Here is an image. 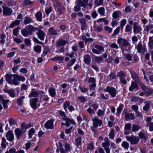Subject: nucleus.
<instances>
[{
    "instance_id": "5",
    "label": "nucleus",
    "mask_w": 153,
    "mask_h": 153,
    "mask_svg": "<svg viewBox=\"0 0 153 153\" xmlns=\"http://www.w3.org/2000/svg\"><path fill=\"white\" fill-rule=\"evenodd\" d=\"M68 43L67 40H64L62 38H60L58 39L56 42V46L57 48L59 47L63 46Z\"/></svg>"
},
{
    "instance_id": "56",
    "label": "nucleus",
    "mask_w": 153,
    "mask_h": 153,
    "mask_svg": "<svg viewBox=\"0 0 153 153\" xmlns=\"http://www.w3.org/2000/svg\"><path fill=\"white\" fill-rule=\"evenodd\" d=\"M120 26H118L114 31L112 35V36H114L118 34L120 32Z\"/></svg>"
},
{
    "instance_id": "40",
    "label": "nucleus",
    "mask_w": 153,
    "mask_h": 153,
    "mask_svg": "<svg viewBox=\"0 0 153 153\" xmlns=\"http://www.w3.org/2000/svg\"><path fill=\"white\" fill-rule=\"evenodd\" d=\"M95 47L97 49L99 52H100V54L102 52H103L104 51V47L103 46L97 45L95 46Z\"/></svg>"
},
{
    "instance_id": "62",
    "label": "nucleus",
    "mask_w": 153,
    "mask_h": 153,
    "mask_svg": "<svg viewBox=\"0 0 153 153\" xmlns=\"http://www.w3.org/2000/svg\"><path fill=\"white\" fill-rule=\"evenodd\" d=\"M132 30V27L130 25H127L126 26L125 31L126 32H128L131 31Z\"/></svg>"
},
{
    "instance_id": "33",
    "label": "nucleus",
    "mask_w": 153,
    "mask_h": 153,
    "mask_svg": "<svg viewBox=\"0 0 153 153\" xmlns=\"http://www.w3.org/2000/svg\"><path fill=\"white\" fill-rule=\"evenodd\" d=\"M7 143L6 142V140L4 137H3L1 139V146L3 148H5L6 147V145Z\"/></svg>"
},
{
    "instance_id": "55",
    "label": "nucleus",
    "mask_w": 153,
    "mask_h": 153,
    "mask_svg": "<svg viewBox=\"0 0 153 153\" xmlns=\"http://www.w3.org/2000/svg\"><path fill=\"white\" fill-rule=\"evenodd\" d=\"M138 135L141 139H143L145 140L147 139L146 135L143 132H140L139 133Z\"/></svg>"
},
{
    "instance_id": "48",
    "label": "nucleus",
    "mask_w": 153,
    "mask_h": 153,
    "mask_svg": "<svg viewBox=\"0 0 153 153\" xmlns=\"http://www.w3.org/2000/svg\"><path fill=\"white\" fill-rule=\"evenodd\" d=\"M105 111V109H104L103 110H102L101 109H99L98 110L97 114L98 116L99 117H101L104 115Z\"/></svg>"
},
{
    "instance_id": "25",
    "label": "nucleus",
    "mask_w": 153,
    "mask_h": 153,
    "mask_svg": "<svg viewBox=\"0 0 153 153\" xmlns=\"http://www.w3.org/2000/svg\"><path fill=\"white\" fill-rule=\"evenodd\" d=\"M4 91L5 93H8L9 95L12 97H14L16 96L15 91L11 90L4 89Z\"/></svg>"
},
{
    "instance_id": "32",
    "label": "nucleus",
    "mask_w": 153,
    "mask_h": 153,
    "mask_svg": "<svg viewBox=\"0 0 153 153\" xmlns=\"http://www.w3.org/2000/svg\"><path fill=\"white\" fill-rule=\"evenodd\" d=\"M153 94V89L151 88H148L145 91L144 94L147 96Z\"/></svg>"
},
{
    "instance_id": "20",
    "label": "nucleus",
    "mask_w": 153,
    "mask_h": 153,
    "mask_svg": "<svg viewBox=\"0 0 153 153\" xmlns=\"http://www.w3.org/2000/svg\"><path fill=\"white\" fill-rule=\"evenodd\" d=\"M104 142H102V146L104 149L109 147L110 146L109 140L107 137H105L104 139Z\"/></svg>"
},
{
    "instance_id": "8",
    "label": "nucleus",
    "mask_w": 153,
    "mask_h": 153,
    "mask_svg": "<svg viewBox=\"0 0 153 153\" xmlns=\"http://www.w3.org/2000/svg\"><path fill=\"white\" fill-rule=\"evenodd\" d=\"M2 7L3 10V15L6 16H10L12 13L13 11L10 8L6 6H3Z\"/></svg>"
},
{
    "instance_id": "1",
    "label": "nucleus",
    "mask_w": 153,
    "mask_h": 153,
    "mask_svg": "<svg viewBox=\"0 0 153 153\" xmlns=\"http://www.w3.org/2000/svg\"><path fill=\"white\" fill-rule=\"evenodd\" d=\"M59 147L61 153H66V152H70L71 151V147L69 144L66 143L64 146L65 148V149L63 147V144L61 142L59 143Z\"/></svg>"
},
{
    "instance_id": "12",
    "label": "nucleus",
    "mask_w": 153,
    "mask_h": 153,
    "mask_svg": "<svg viewBox=\"0 0 153 153\" xmlns=\"http://www.w3.org/2000/svg\"><path fill=\"white\" fill-rule=\"evenodd\" d=\"M6 137L7 140L10 142L12 141L14 138L13 131L11 130H9L7 131L6 134Z\"/></svg>"
},
{
    "instance_id": "51",
    "label": "nucleus",
    "mask_w": 153,
    "mask_h": 153,
    "mask_svg": "<svg viewBox=\"0 0 153 153\" xmlns=\"http://www.w3.org/2000/svg\"><path fill=\"white\" fill-rule=\"evenodd\" d=\"M78 99L80 102L82 103H84L87 100L86 97L84 96L79 97Z\"/></svg>"
},
{
    "instance_id": "61",
    "label": "nucleus",
    "mask_w": 153,
    "mask_h": 153,
    "mask_svg": "<svg viewBox=\"0 0 153 153\" xmlns=\"http://www.w3.org/2000/svg\"><path fill=\"white\" fill-rule=\"evenodd\" d=\"M64 58L62 56H59L55 57L52 59V60L54 61L57 60H62Z\"/></svg>"
},
{
    "instance_id": "21",
    "label": "nucleus",
    "mask_w": 153,
    "mask_h": 153,
    "mask_svg": "<svg viewBox=\"0 0 153 153\" xmlns=\"http://www.w3.org/2000/svg\"><path fill=\"white\" fill-rule=\"evenodd\" d=\"M39 93L37 91H35V89L33 88L32 89L31 92L29 95L30 98L32 97H36L38 96Z\"/></svg>"
},
{
    "instance_id": "18",
    "label": "nucleus",
    "mask_w": 153,
    "mask_h": 153,
    "mask_svg": "<svg viewBox=\"0 0 153 153\" xmlns=\"http://www.w3.org/2000/svg\"><path fill=\"white\" fill-rule=\"evenodd\" d=\"M83 60L84 62L87 64H89L91 62V56L88 54H86L83 57Z\"/></svg>"
},
{
    "instance_id": "58",
    "label": "nucleus",
    "mask_w": 153,
    "mask_h": 153,
    "mask_svg": "<svg viewBox=\"0 0 153 153\" xmlns=\"http://www.w3.org/2000/svg\"><path fill=\"white\" fill-rule=\"evenodd\" d=\"M20 27H17V28L14 29L13 30V34L15 36H17L18 35L19 33V30Z\"/></svg>"
},
{
    "instance_id": "28",
    "label": "nucleus",
    "mask_w": 153,
    "mask_h": 153,
    "mask_svg": "<svg viewBox=\"0 0 153 153\" xmlns=\"http://www.w3.org/2000/svg\"><path fill=\"white\" fill-rule=\"evenodd\" d=\"M49 93L50 95L52 97L55 96L56 93L55 89L53 88H49L48 90Z\"/></svg>"
},
{
    "instance_id": "31",
    "label": "nucleus",
    "mask_w": 153,
    "mask_h": 153,
    "mask_svg": "<svg viewBox=\"0 0 153 153\" xmlns=\"http://www.w3.org/2000/svg\"><path fill=\"white\" fill-rule=\"evenodd\" d=\"M121 15L120 11H115L113 13L112 16L113 18L116 19L119 17Z\"/></svg>"
},
{
    "instance_id": "37",
    "label": "nucleus",
    "mask_w": 153,
    "mask_h": 153,
    "mask_svg": "<svg viewBox=\"0 0 153 153\" xmlns=\"http://www.w3.org/2000/svg\"><path fill=\"white\" fill-rule=\"evenodd\" d=\"M50 34L53 35H57V30H55L53 27L51 28L48 30Z\"/></svg>"
},
{
    "instance_id": "43",
    "label": "nucleus",
    "mask_w": 153,
    "mask_h": 153,
    "mask_svg": "<svg viewBox=\"0 0 153 153\" xmlns=\"http://www.w3.org/2000/svg\"><path fill=\"white\" fill-rule=\"evenodd\" d=\"M76 4L80 7H82L84 8H85L86 7V6L83 3V1H82L81 0H77L76 1Z\"/></svg>"
},
{
    "instance_id": "22",
    "label": "nucleus",
    "mask_w": 153,
    "mask_h": 153,
    "mask_svg": "<svg viewBox=\"0 0 153 153\" xmlns=\"http://www.w3.org/2000/svg\"><path fill=\"white\" fill-rule=\"evenodd\" d=\"M21 32L22 35L25 37L28 36L29 35H32L31 32L29 31L26 28L22 30Z\"/></svg>"
},
{
    "instance_id": "19",
    "label": "nucleus",
    "mask_w": 153,
    "mask_h": 153,
    "mask_svg": "<svg viewBox=\"0 0 153 153\" xmlns=\"http://www.w3.org/2000/svg\"><path fill=\"white\" fill-rule=\"evenodd\" d=\"M137 82L132 81L131 85L129 87V90L130 91H132L135 89H137L138 87V85L137 84Z\"/></svg>"
},
{
    "instance_id": "27",
    "label": "nucleus",
    "mask_w": 153,
    "mask_h": 153,
    "mask_svg": "<svg viewBox=\"0 0 153 153\" xmlns=\"http://www.w3.org/2000/svg\"><path fill=\"white\" fill-rule=\"evenodd\" d=\"M33 21L32 19L29 17L26 16L24 20V23L25 25H27L28 24L30 23Z\"/></svg>"
},
{
    "instance_id": "30",
    "label": "nucleus",
    "mask_w": 153,
    "mask_h": 153,
    "mask_svg": "<svg viewBox=\"0 0 153 153\" xmlns=\"http://www.w3.org/2000/svg\"><path fill=\"white\" fill-rule=\"evenodd\" d=\"M126 76V73L122 71H121L117 73V76L119 77V78L125 77Z\"/></svg>"
},
{
    "instance_id": "49",
    "label": "nucleus",
    "mask_w": 153,
    "mask_h": 153,
    "mask_svg": "<svg viewBox=\"0 0 153 153\" xmlns=\"http://www.w3.org/2000/svg\"><path fill=\"white\" fill-rule=\"evenodd\" d=\"M76 59L75 58H73L68 63L67 65V67L68 68L76 62Z\"/></svg>"
},
{
    "instance_id": "47",
    "label": "nucleus",
    "mask_w": 153,
    "mask_h": 153,
    "mask_svg": "<svg viewBox=\"0 0 153 153\" xmlns=\"http://www.w3.org/2000/svg\"><path fill=\"white\" fill-rule=\"evenodd\" d=\"M95 60L98 63H100L103 61V58L102 56H96L94 58Z\"/></svg>"
},
{
    "instance_id": "11",
    "label": "nucleus",
    "mask_w": 153,
    "mask_h": 153,
    "mask_svg": "<svg viewBox=\"0 0 153 153\" xmlns=\"http://www.w3.org/2000/svg\"><path fill=\"white\" fill-rule=\"evenodd\" d=\"M38 98H32L30 100V104L31 107L34 109L36 110L37 108V103L38 101Z\"/></svg>"
},
{
    "instance_id": "15",
    "label": "nucleus",
    "mask_w": 153,
    "mask_h": 153,
    "mask_svg": "<svg viewBox=\"0 0 153 153\" xmlns=\"http://www.w3.org/2000/svg\"><path fill=\"white\" fill-rule=\"evenodd\" d=\"M36 34L38 35V37L40 40H44L45 34L43 31L41 30H39L38 32H36Z\"/></svg>"
},
{
    "instance_id": "45",
    "label": "nucleus",
    "mask_w": 153,
    "mask_h": 153,
    "mask_svg": "<svg viewBox=\"0 0 153 153\" xmlns=\"http://www.w3.org/2000/svg\"><path fill=\"white\" fill-rule=\"evenodd\" d=\"M149 42L148 43V45L150 48H153V39L152 37L150 36L149 37Z\"/></svg>"
},
{
    "instance_id": "36",
    "label": "nucleus",
    "mask_w": 153,
    "mask_h": 153,
    "mask_svg": "<svg viewBox=\"0 0 153 153\" xmlns=\"http://www.w3.org/2000/svg\"><path fill=\"white\" fill-rule=\"evenodd\" d=\"M141 128L140 126L137 125L133 124L132 126V130L133 131H138Z\"/></svg>"
},
{
    "instance_id": "42",
    "label": "nucleus",
    "mask_w": 153,
    "mask_h": 153,
    "mask_svg": "<svg viewBox=\"0 0 153 153\" xmlns=\"http://www.w3.org/2000/svg\"><path fill=\"white\" fill-rule=\"evenodd\" d=\"M42 49L41 46L39 45H37L34 46V51L38 53H39L41 52Z\"/></svg>"
},
{
    "instance_id": "13",
    "label": "nucleus",
    "mask_w": 153,
    "mask_h": 153,
    "mask_svg": "<svg viewBox=\"0 0 153 153\" xmlns=\"http://www.w3.org/2000/svg\"><path fill=\"white\" fill-rule=\"evenodd\" d=\"M137 22H135L133 25V32L135 33H140L142 29V27L137 25Z\"/></svg>"
},
{
    "instance_id": "57",
    "label": "nucleus",
    "mask_w": 153,
    "mask_h": 153,
    "mask_svg": "<svg viewBox=\"0 0 153 153\" xmlns=\"http://www.w3.org/2000/svg\"><path fill=\"white\" fill-rule=\"evenodd\" d=\"M82 140V138L81 137H79L76 139V145L77 147L80 145Z\"/></svg>"
},
{
    "instance_id": "9",
    "label": "nucleus",
    "mask_w": 153,
    "mask_h": 153,
    "mask_svg": "<svg viewBox=\"0 0 153 153\" xmlns=\"http://www.w3.org/2000/svg\"><path fill=\"white\" fill-rule=\"evenodd\" d=\"M25 132V131L19 128H16L15 130L16 135L17 139H19L22 137L23 134Z\"/></svg>"
},
{
    "instance_id": "54",
    "label": "nucleus",
    "mask_w": 153,
    "mask_h": 153,
    "mask_svg": "<svg viewBox=\"0 0 153 153\" xmlns=\"http://www.w3.org/2000/svg\"><path fill=\"white\" fill-rule=\"evenodd\" d=\"M16 74L18 81L24 82L25 80V78L24 76L19 75Z\"/></svg>"
},
{
    "instance_id": "23",
    "label": "nucleus",
    "mask_w": 153,
    "mask_h": 153,
    "mask_svg": "<svg viewBox=\"0 0 153 153\" xmlns=\"http://www.w3.org/2000/svg\"><path fill=\"white\" fill-rule=\"evenodd\" d=\"M13 78L12 79L11 84H13L15 85H18L19 84V82L17 78H16L17 77L16 74L13 75Z\"/></svg>"
},
{
    "instance_id": "53",
    "label": "nucleus",
    "mask_w": 153,
    "mask_h": 153,
    "mask_svg": "<svg viewBox=\"0 0 153 153\" xmlns=\"http://www.w3.org/2000/svg\"><path fill=\"white\" fill-rule=\"evenodd\" d=\"M131 127V124L129 123H127L126 124L124 127L125 131H128L130 130Z\"/></svg>"
},
{
    "instance_id": "34",
    "label": "nucleus",
    "mask_w": 153,
    "mask_h": 153,
    "mask_svg": "<svg viewBox=\"0 0 153 153\" xmlns=\"http://www.w3.org/2000/svg\"><path fill=\"white\" fill-rule=\"evenodd\" d=\"M123 56L125 59H127L129 61L132 60V56L130 54L128 53H125L123 54Z\"/></svg>"
},
{
    "instance_id": "6",
    "label": "nucleus",
    "mask_w": 153,
    "mask_h": 153,
    "mask_svg": "<svg viewBox=\"0 0 153 153\" xmlns=\"http://www.w3.org/2000/svg\"><path fill=\"white\" fill-rule=\"evenodd\" d=\"M92 121L93 122V126L95 128H97L98 126H100L102 125V120L99 119L97 117L94 118Z\"/></svg>"
},
{
    "instance_id": "35",
    "label": "nucleus",
    "mask_w": 153,
    "mask_h": 153,
    "mask_svg": "<svg viewBox=\"0 0 153 153\" xmlns=\"http://www.w3.org/2000/svg\"><path fill=\"white\" fill-rule=\"evenodd\" d=\"M25 98V97L24 96L21 97H20L18 98L17 100V102L18 103V104L19 106H22V102L23 100Z\"/></svg>"
},
{
    "instance_id": "60",
    "label": "nucleus",
    "mask_w": 153,
    "mask_h": 153,
    "mask_svg": "<svg viewBox=\"0 0 153 153\" xmlns=\"http://www.w3.org/2000/svg\"><path fill=\"white\" fill-rule=\"evenodd\" d=\"M123 104H120L117 109V113L119 114L121 112L123 109Z\"/></svg>"
},
{
    "instance_id": "16",
    "label": "nucleus",
    "mask_w": 153,
    "mask_h": 153,
    "mask_svg": "<svg viewBox=\"0 0 153 153\" xmlns=\"http://www.w3.org/2000/svg\"><path fill=\"white\" fill-rule=\"evenodd\" d=\"M62 119L66 121V126L69 127L71 124L74 125L76 124L75 122L73 120L70 119L68 117L62 118Z\"/></svg>"
},
{
    "instance_id": "50",
    "label": "nucleus",
    "mask_w": 153,
    "mask_h": 153,
    "mask_svg": "<svg viewBox=\"0 0 153 153\" xmlns=\"http://www.w3.org/2000/svg\"><path fill=\"white\" fill-rule=\"evenodd\" d=\"M24 5H31L33 3V1H31L30 0H24L23 1Z\"/></svg>"
},
{
    "instance_id": "41",
    "label": "nucleus",
    "mask_w": 153,
    "mask_h": 153,
    "mask_svg": "<svg viewBox=\"0 0 153 153\" xmlns=\"http://www.w3.org/2000/svg\"><path fill=\"white\" fill-rule=\"evenodd\" d=\"M150 104L148 102H145V105L143 107V111L146 112L150 108Z\"/></svg>"
},
{
    "instance_id": "7",
    "label": "nucleus",
    "mask_w": 153,
    "mask_h": 153,
    "mask_svg": "<svg viewBox=\"0 0 153 153\" xmlns=\"http://www.w3.org/2000/svg\"><path fill=\"white\" fill-rule=\"evenodd\" d=\"M117 43L120 46L125 47L129 45V42L126 40L122 38H119L117 41Z\"/></svg>"
},
{
    "instance_id": "3",
    "label": "nucleus",
    "mask_w": 153,
    "mask_h": 153,
    "mask_svg": "<svg viewBox=\"0 0 153 153\" xmlns=\"http://www.w3.org/2000/svg\"><path fill=\"white\" fill-rule=\"evenodd\" d=\"M137 51L139 53H144L146 52L147 49L146 46L145 45H143L141 42H139L136 47Z\"/></svg>"
},
{
    "instance_id": "52",
    "label": "nucleus",
    "mask_w": 153,
    "mask_h": 153,
    "mask_svg": "<svg viewBox=\"0 0 153 153\" xmlns=\"http://www.w3.org/2000/svg\"><path fill=\"white\" fill-rule=\"evenodd\" d=\"M35 132V130L33 128L30 129L28 133L29 137V138H31L32 137V135Z\"/></svg>"
},
{
    "instance_id": "38",
    "label": "nucleus",
    "mask_w": 153,
    "mask_h": 153,
    "mask_svg": "<svg viewBox=\"0 0 153 153\" xmlns=\"http://www.w3.org/2000/svg\"><path fill=\"white\" fill-rule=\"evenodd\" d=\"M26 28H27L29 31L32 34L33 31H35L36 30V28L30 25L27 26L26 27Z\"/></svg>"
},
{
    "instance_id": "2",
    "label": "nucleus",
    "mask_w": 153,
    "mask_h": 153,
    "mask_svg": "<svg viewBox=\"0 0 153 153\" xmlns=\"http://www.w3.org/2000/svg\"><path fill=\"white\" fill-rule=\"evenodd\" d=\"M104 91L108 92L113 97H115L117 94V91L115 88L109 86H107L106 88L104 89Z\"/></svg>"
},
{
    "instance_id": "10",
    "label": "nucleus",
    "mask_w": 153,
    "mask_h": 153,
    "mask_svg": "<svg viewBox=\"0 0 153 153\" xmlns=\"http://www.w3.org/2000/svg\"><path fill=\"white\" fill-rule=\"evenodd\" d=\"M130 73L132 79L134 80V81L139 83L140 82L139 77L134 71L133 70H131Z\"/></svg>"
},
{
    "instance_id": "26",
    "label": "nucleus",
    "mask_w": 153,
    "mask_h": 153,
    "mask_svg": "<svg viewBox=\"0 0 153 153\" xmlns=\"http://www.w3.org/2000/svg\"><path fill=\"white\" fill-rule=\"evenodd\" d=\"M13 76V75L9 74H6L5 76L6 81L10 84H11L12 78Z\"/></svg>"
},
{
    "instance_id": "59",
    "label": "nucleus",
    "mask_w": 153,
    "mask_h": 153,
    "mask_svg": "<svg viewBox=\"0 0 153 153\" xmlns=\"http://www.w3.org/2000/svg\"><path fill=\"white\" fill-rule=\"evenodd\" d=\"M65 9L64 7L62 6H59L58 8L57 12L61 15L63 13L62 11Z\"/></svg>"
},
{
    "instance_id": "64",
    "label": "nucleus",
    "mask_w": 153,
    "mask_h": 153,
    "mask_svg": "<svg viewBox=\"0 0 153 153\" xmlns=\"http://www.w3.org/2000/svg\"><path fill=\"white\" fill-rule=\"evenodd\" d=\"M94 148V145L92 142L89 143L87 146V149L90 150H93Z\"/></svg>"
},
{
    "instance_id": "4",
    "label": "nucleus",
    "mask_w": 153,
    "mask_h": 153,
    "mask_svg": "<svg viewBox=\"0 0 153 153\" xmlns=\"http://www.w3.org/2000/svg\"><path fill=\"white\" fill-rule=\"evenodd\" d=\"M126 138L127 141L130 142L131 144H137L139 140V137L136 136L126 137Z\"/></svg>"
},
{
    "instance_id": "39",
    "label": "nucleus",
    "mask_w": 153,
    "mask_h": 153,
    "mask_svg": "<svg viewBox=\"0 0 153 153\" xmlns=\"http://www.w3.org/2000/svg\"><path fill=\"white\" fill-rule=\"evenodd\" d=\"M98 12L102 16L105 15V10L103 7H100L98 9Z\"/></svg>"
},
{
    "instance_id": "63",
    "label": "nucleus",
    "mask_w": 153,
    "mask_h": 153,
    "mask_svg": "<svg viewBox=\"0 0 153 153\" xmlns=\"http://www.w3.org/2000/svg\"><path fill=\"white\" fill-rule=\"evenodd\" d=\"M103 0H95L94 3L97 6L102 5V4Z\"/></svg>"
},
{
    "instance_id": "29",
    "label": "nucleus",
    "mask_w": 153,
    "mask_h": 153,
    "mask_svg": "<svg viewBox=\"0 0 153 153\" xmlns=\"http://www.w3.org/2000/svg\"><path fill=\"white\" fill-rule=\"evenodd\" d=\"M35 16L36 19L40 22L42 20V14L41 12H38L35 14Z\"/></svg>"
},
{
    "instance_id": "44",
    "label": "nucleus",
    "mask_w": 153,
    "mask_h": 153,
    "mask_svg": "<svg viewBox=\"0 0 153 153\" xmlns=\"http://www.w3.org/2000/svg\"><path fill=\"white\" fill-rule=\"evenodd\" d=\"M9 102V100H3L2 105L4 109L7 108L8 107L7 103Z\"/></svg>"
},
{
    "instance_id": "24",
    "label": "nucleus",
    "mask_w": 153,
    "mask_h": 153,
    "mask_svg": "<svg viewBox=\"0 0 153 153\" xmlns=\"http://www.w3.org/2000/svg\"><path fill=\"white\" fill-rule=\"evenodd\" d=\"M126 119L128 121L131 119V120L135 119V117L134 114L132 113L126 114L125 116Z\"/></svg>"
},
{
    "instance_id": "17",
    "label": "nucleus",
    "mask_w": 153,
    "mask_h": 153,
    "mask_svg": "<svg viewBox=\"0 0 153 153\" xmlns=\"http://www.w3.org/2000/svg\"><path fill=\"white\" fill-rule=\"evenodd\" d=\"M153 24L149 23L148 25L145 26L144 27V30L146 32H149L150 31V33H153Z\"/></svg>"
},
{
    "instance_id": "14",
    "label": "nucleus",
    "mask_w": 153,
    "mask_h": 153,
    "mask_svg": "<svg viewBox=\"0 0 153 153\" xmlns=\"http://www.w3.org/2000/svg\"><path fill=\"white\" fill-rule=\"evenodd\" d=\"M45 127L47 129H53V122L52 120L47 121L45 124Z\"/></svg>"
},
{
    "instance_id": "46",
    "label": "nucleus",
    "mask_w": 153,
    "mask_h": 153,
    "mask_svg": "<svg viewBox=\"0 0 153 153\" xmlns=\"http://www.w3.org/2000/svg\"><path fill=\"white\" fill-rule=\"evenodd\" d=\"M121 146L124 149H127L129 146V144L127 142L124 141L122 143Z\"/></svg>"
}]
</instances>
